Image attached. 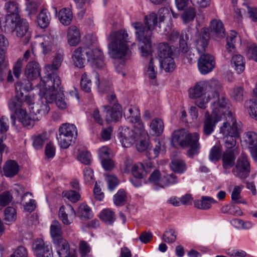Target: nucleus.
I'll return each instance as SVG.
<instances>
[{
	"label": "nucleus",
	"instance_id": "nucleus-1",
	"mask_svg": "<svg viewBox=\"0 0 257 257\" xmlns=\"http://www.w3.org/2000/svg\"><path fill=\"white\" fill-rule=\"evenodd\" d=\"M158 17L156 14L152 13L145 17L146 29L142 24L135 23L134 24L137 39L139 41L142 55L144 57L149 56L152 52L151 37L152 31L155 29L157 24Z\"/></svg>",
	"mask_w": 257,
	"mask_h": 257
},
{
	"label": "nucleus",
	"instance_id": "nucleus-2",
	"mask_svg": "<svg viewBox=\"0 0 257 257\" xmlns=\"http://www.w3.org/2000/svg\"><path fill=\"white\" fill-rule=\"evenodd\" d=\"M139 128L134 130L128 128L122 129L119 133V138L122 146L125 148L131 147L136 141L139 140L136 144V148L139 152H142L148 150L150 147L148 141L146 140L147 132L145 131L144 125L142 123H138Z\"/></svg>",
	"mask_w": 257,
	"mask_h": 257
},
{
	"label": "nucleus",
	"instance_id": "nucleus-3",
	"mask_svg": "<svg viewBox=\"0 0 257 257\" xmlns=\"http://www.w3.org/2000/svg\"><path fill=\"white\" fill-rule=\"evenodd\" d=\"M199 135L197 133H189L185 129L175 131L172 135V142L175 147H189L187 155L193 158L198 153L200 145L198 143Z\"/></svg>",
	"mask_w": 257,
	"mask_h": 257
},
{
	"label": "nucleus",
	"instance_id": "nucleus-4",
	"mask_svg": "<svg viewBox=\"0 0 257 257\" xmlns=\"http://www.w3.org/2000/svg\"><path fill=\"white\" fill-rule=\"evenodd\" d=\"M128 34L125 30H120L110 33L108 41V47L111 57L114 59H121L129 55L127 43L130 42Z\"/></svg>",
	"mask_w": 257,
	"mask_h": 257
},
{
	"label": "nucleus",
	"instance_id": "nucleus-5",
	"mask_svg": "<svg viewBox=\"0 0 257 257\" xmlns=\"http://www.w3.org/2000/svg\"><path fill=\"white\" fill-rule=\"evenodd\" d=\"M41 82L39 94L46 101L53 102L55 99V95L63 92L61 80L58 73H48L44 79L41 80Z\"/></svg>",
	"mask_w": 257,
	"mask_h": 257
},
{
	"label": "nucleus",
	"instance_id": "nucleus-6",
	"mask_svg": "<svg viewBox=\"0 0 257 257\" xmlns=\"http://www.w3.org/2000/svg\"><path fill=\"white\" fill-rule=\"evenodd\" d=\"M151 172L148 181L151 183L164 188L170 185L175 184L177 182V177L173 173L167 175H162L160 171L156 168L152 163Z\"/></svg>",
	"mask_w": 257,
	"mask_h": 257
},
{
	"label": "nucleus",
	"instance_id": "nucleus-7",
	"mask_svg": "<svg viewBox=\"0 0 257 257\" xmlns=\"http://www.w3.org/2000/svg\"><path fill=\"white\" fill-rule=\"evenodd\" d=\"M107 99L110 103L113 105L112 107L109 105H104L103 108L106 113L105 120L109 122L111 121H117L121 117V106L117 103V99L115 94L111 92L107 96Z\"/></svg>",
	"mask_w": 257,
	"mask_h": 257
},
{
	"label": "nucleus",
	"instance_id": "nucleus-8",
	"mask_svg": "<svg viewBox=\"0 0 257 257\" xmlns=\"http://www.w3.org/2000/svg\"><path fill=\"white\" fill-rule=\"evenodd\" d=\"M250 172V164L247 156L242 154L236 162L235 167L232 169L233 174L241 179L247 178Z\"/></svg>",
	"mask_w": 257,
	"mask_h": 257
},
{
	"label": "nucleus",
	"instance_id": "nucleus-9",
	"mask_svg": "<svg viewBox=\"0 0 257 257\" xmlns=\"http://www.w3.org/2000/svg\"><path fill=\"white\" fill-rule=\"evenodd\" d=\"M34 254L37 257H53L51 245L42 238L35 239L32 245Z\"/></svg>",
	"mask_w": 257,
	"mask_h": 257
},
{
	"label": "nucleus",
	"instance_id": "nucleus-10",
	"mask_svg": "<svg viewBox=\"0 0 257 257\" xmlns=\"http://www.w3.org/2000/svg\"><path fill=\"white\" fill-rule=\"evenodd\" d=\"M29 25L27 21L24 19H19L16 23L14 32L19 38H23V44H27L31 38Z\"/></svg>",
	"mask_w": 257,
	"mask_h": 257
},
{
	"label": "nucleus",
	"instance_id": "nucleus-11",
	"mask_svg": "<svg viewBox=\"0 0 257 257\" xmlns=\"http://www.w3.org/2000/svg\"><path fill=\"white\" fill-rule=\"evenodd\" d=\"M85 54L88 62L98 68H101L104 66L103 56L102 52L99 48L91 49L87 47Z\"/></svg>",
	"mask_w": 257,
	"mask_h": 257
},
{
	"label": "nucleus",
	"instance_id": "nucleus-12",
	"mask_svg": "<svg viewBox=\"0 0 257 257\" xmlns=\"http://www.w3.org/2000/svg\"><path fill=\"white\" fill-rule=\"evenodd\" d=\"M198 66L201 74H206L209 73L215 66L214 56L208 53L201 55L198 61Z\"/></svg>",
	"mask_w": 257,
	"mask_h": 257
},
{
	"label": "nucleus",
	"instance_id": "nucleus-13",
	"mask_svg": "<svg viewBox=\"0 0 257 257\" xmlns=\"http://www.w3.org/2000/svg\"><path fill=\"white\" fill-rule=\"evenodd\" d=\"M221 117L214 113L209 114L206 111L203 121V132L204 135L208 136L214 131L216 124L221 120Z\"/></svg>",
	"mask_w": 257,
	"mask_h": 257
},
{
	"label": "nucleus",
	"instance_id": "nucleus-14",
	"mask_svg": "<svg viewBox=\"0 0 257 257\" xmlns=\"http://www.w3.org/2000/svg\"><path fill=\"white\" fill-rule=\"evenodd\" d=\"M21 82H17L16 84V96L10 99L9 101L10 109L15 113L19 114L22 109L24 108L23 102L22 101V94L20 93L21 91Z\"/></svg>",
	"mask_w": 257,
	"mask_h": 257
},
{
	"label": "nucleus",
	"instance_id": "nucleus-15",
	"mask_svg": "<svg viewBox=\"0 0 257 257\" xmlns=\"http://www.w3.org/2000/svg\"><path fill=\"white\" fill-rule=\"evenodd\" d=\"M195 44L196 48L199 53L205 51L210 39L209 30L206 28H202L196 36Z\"/></svg>",
	"mask_w": 257,
	"mask_h": 257
},
{
	"label": "nucleus",
	"instance_id": "nucleus-16",
	"mask_svg": "<svg viewBox=\"0 0 257 257\" xmlns=\"http://www.w3.org/2000/svg\"><path fill=\"white\" fill-rule=\"evenodd\" d=\"M217 100L213 102L212 105V113L215 115H218L221 117V115L225 113L224 110L228 104L229 100L226 98L225 95L222 92L215 96Z\"/></svg>",
	"mask_w": 257,
	"mask_h": 257
},
{
	"label": "nucleus",
	"instance_id": "nucleus-17",
	"mask_svg": "<svg viewBox=\"0 0 257 257\" xmlns=\"http://www.w3.org/2000/svg\"><path fill=\"white\" fill-rule=\"evenodd\" d=\"M227 116L228 119L226 122H224L220 127V133L222 134L224 136L238 134L239 132L236 121L230 111L228 112Z\"/></svg>",
	"mask_w": 257,
	"mask_h": 257
},
{
	"label": "nucleus",
	"instance_id": "nucleus-18",
	"mask_svg": "<svg viewBox=\"0 0 257 257\" xmlns=\"http://www.w3.org/2000/svg\"><path fill=\"white\" fill-rule=\"evenodd\" d=\"M152 162L151 161L147 162L145 164L141 163H138L134 164L132 168V173L135 179L141 180L143 179L145 174H149L151 172Z\"/></svg>",
	"mask_w": 257,
	"mask_h": 257
},
{
	"label": "nucleus",
	"instance_id": "nucleus-19",
	"mask_svg": "<svg viewBox=\"0 0 257 257\" xmlns=\"http://www.w3.org/2000/svg\"><path fill=\"white\" fill-rule=\"evenodd\" d=\"M212 36L216 40L223 38L225 36V30L222 22L220 20H213L210 25Z\"/></svg>",
	"mask_w": 257,
	"mask_h": 257
},
{
	"label": "nucleus",
	"instance_id": "nucleus-20",
	"mask_svg": "<svg viewBox=\"0 0 257 257\" xmlns=\"http://www.w3.org/2000/svg\"><path fill=\"white\" fill-rule=\"evenodd\" d=\"M205 87L208 98H215V96L222 92L220 82L216 79L205 81Z\"/></svg>",
	"mask_w": 257,
	"mask_h": 257
},
{
	"label": "nucleus",
	"instance_id": "nucleus-21",
	"mask_svg": "<svg viewBox=\"0 0 257 257\" xmlns=\"http://www.w3.org/2000/svg\"><path fill=\"white\" fill-rule=\"evenodd\" d=\"M30 114H28L25 109H22L20 113L18 114V118L22 122L23 125L27 128L32 127L35 121L39 120L37 116L32 112V110H30Z\"/></svg>",
	"mask_w": 257,
	"mask_h": 257
},
{
	"label": "nucleus",
	"instance_id": "nucleus-22",
	"mask_svg": "<svg viewBox=\"0 0 257 257\" xmlns=\"http://www.w3.org/2000/svg\"><path fill=\"white\" fill-rule=\"evenodd\" d=\"M19 18L15 17V15H7L4 19H0V29L5 33L13 32Z\"/></svg>",
	"mask_w": 257,
	"mask_h": 257
},
{
	"label": "nucleus",
	"instance_id": "nucleus-23",
	"mask_svg": "<svg viewBox=\"0 0 257 257\" xmlns=\"http://www.w3.org/2000/svg\"><path fill=\"white\" fill-rule=\"evenodd\" d=\"M41 68L39 63L36 61H30L26 66L25 74L30 80L38 78L40 75Z\"/></svg>",
	"mask_w": 257,
	"mask_h": 257
},
{
	"label": "nucleus",
	"instance_id": "nucleus-24",
	"mask_svg": "<svg viewBox=\"0 0 257 257\" xmlns=\"http://www.w3.org/2000/svg\"><path fill=\"white\" fill-rule=\"evenodd\" d=\"M238 154L237 150L233 149L225 151L222 157V166L224 169H228L233 167L235 164V160Z\"/></svg>",
	"mask_w": 257,
	"mask_h": 257
},
{
	"label": "nucleus",
	"instance_id": "nucleus-25",
	"mask_svg": "<svg viewBox=\"0 0 257 257\" xmlns=\"http://www.w3.org/2000/svg\"><path fill=\"white\" fill-rule=\"evenodd\" d=\"M59 257H77L74 250H70L68 242L66 240H61L54 243Z\"/></svg>",
	"mask_w": 257,
	"mask_h": 257
},
{
	"label": "nucleus",
	"instance_id": "nucleus-26",
	"mask_svg": "<svg viewBox=\"0 0 257 257\" xmlns=\"http://www.w3.org/2000/svg\"><path fill=\"white\" fill-rule=\"evenodd\" d=\"M75 215V211L71 206H68L65 207L63 205L60 207L59 211V216L64 224H70L72 222L71 216L74 217Z\"/></svg>",
	"mask_w": 257,
	"mask_h": 257
},
{
	"label": "nucleus",
	"instance_id": "nucleus-27",
	"mask_svg": "<svg viewBox=\"0 0 257 257\" xmlns=\"http://www.w3.org/2000/svg\"><path fill=\"white\" fill-rule=\"evenodd\" d=\"M21 85L22 86L21 91H20V93L22 94V101L23 102V106H24L25 103L28 105L30 106V109H31L32 106H34V98L33 96L29 95H24V92H28L30 89H32V83L29 82L28 80L25 81V83L21 82Z\"/></svg>",
	"mask_w": 257,
	"mask_h": 257
},
{
	"label": "nucleus",
	"instance_id": "nucleus-28",
	"mask_svg": "<svg viewBox=\"0 0 257 257\" xmlns=\"http://www.w3.org/2000/svg\"><path fill=\"white\" fill-rule=\"evenodd\" d=\"M87 47H80L76 49L72 54V58L75 66L82 68L84 66L85 61V52Z\"/></svg>",
	"mask_w": 257,
	"mask_h": 257
},
{
	"label": "nucleus",
	"instance_id": "nucleus-29",
	"mask_svg": "<svg viewBox=\"0 0 257 257\" xmlns=\"http://www.w3.org/2000/svg\"><path fill=\"white\" fill-rule=\"evenodd\" d=\"M50 233L53 238L54 243L59 242L61 240H65L63 237V231L61 225L57 220H54L50 226Z\"/></svg>",
	"mask_w": 257,
	"mask_h": 257
},
{
	"label": "nucleus",
	"instance_id": "nucleus-30",
	"mask_svg": "<svg viewBox=\"0 0 257 257\" xmlns=\"http://www.w3.org/2000/svg\"><path fill=\"white\" fill-rule=\"evenodd\" d=\"M41 97L43 100L41 103L31 107L32 112L37 116L39 120L41 119L43 116L47 114L50 111V107L48 105L49 102L46 101L44 98H42L41 96Z\"/></svg>",
	"mask_w": 257,
	"mask_h": 257
},
{
	"label": "nucleus",
	"instance_id": "nucleus-31",
	"mask_svg": "<svg viewBox=\"0 0 257 257\" xmlns=\"http://www.w3.org/2000/svg\"><path fill=\"white\" fill-rule=\"evenodd\" d=\"M67 39L71 46H76L80 42V34L79 30L75 26H70L68 30Z\"/></svg>",
	"mask_w": 257,
	"mask_h": 257
},
{
	"label": "nucleus",
	"instance_id": "nucleus-32",
	"mask_svg": "<svg viewBox=\"0 0 257 257\" xmlns=\"http://www.w3.org/2000/svg\"><path fill=\"white\" fill-rule=\"evenodd\" d=\"M3 170L6 176L12 177L18 173L19 166L15 161L10 160L7 161L4 165Z\"/></svg>",
	"mask_w": 257,
	"mask_h": 257
},
{
	"label": "nucleus",
	"instance_id": "nucleus-33",
	"mask_svg": "<svg viewBox=\"0 0 257 257\" xmlns=\"http://www.w3.org/2000/svg\"><path fill=\"white\" fill-rule=\"evenodd\" d=\"M189 94L191 98H199L203 94L206 95L205 81L197 83L193 88L189 89Z\"/></svg>",
	"mask_w": 257,
	"mask_h": 257
},
{
	"label": "nucleus",
	"instance_id": "nucleus-34",
	"mask_svg": "<svg viewBox=\"0 0 257 257\" xmlns=\"http://www.w3.org/2000/svg\"><path fill=\"white\" fill-rule=\"evenodd\" d=\"M170 166L173 172L179 174H182L187 170V164L185 161L181 159H172Z\"/></svg>",
	"mask_w": 257,
	"mask_h": 257
},
{
	"label": "nucleus",
	"instance_id": "nucleus-35",
	"mask_svg": "<svg viewBox=\"0 0 257 257\" xmlns=\"http://www.w3.org/2000/svg\"><path fill=\"white\" fill-rule=\"evenodd\" d=\"M125 114L128 117L130 118V121L136 124L134 125H136V128H139V126L138 125L139 122L140 118V113L139 108L137 107H131L125 110Z\"/></svg>",
	"mask_w": 257,
	"mask_h": 257
},
{
	"label": "nucleus",
	"instance_id": "nucleus-36",
	"mask_svg": "<svg viewBox=\"0 0 257 257\" xmlns=\"http://www.w3.org/2000/svg\"><path fill=\"white\" fill-rule=\"evenodd\" d=\"M58 18L63 25H69L73 18L72 12L69 9L63 8L58 13Z\"/></svg>",
	"mask_w": 257,
	"mask_h": 257
},
{
	"label": "nucleus",
	"instance_id": "nucleus-37",
	"mask_svg": "<svg viewBox=\"0 0 257 257\" xmlns=\"http://www.w3.org/2000/svg\"><path fill=\"white\" fill-rule=\"evenodd\" d=\"M243 139L248 149L257 145V133L254 132L248 131L244 133Z\"/></svg>",
	"mask_w": 257,
	"mask_h": 257
},
{
	"label": "nucleus",
	"instance_id": "nucleus-38",
	"mask_svg": "<svg viewBox=\"0 0 257 257\" xmlns=\"http://www.w3.org/2000/svg\"><path fill=\"white\" fill-rule=\"evenodd\" d=\"M38 24L42 28H46L49 25L50 15L46 9L41 10L38 16Z\"/></svg>",
	"mask_w": 257,
	"mask_h": 257
},
{
	"label": "nucleus",
	"instance_id": "nucleus-39",
	"mask_svg": "<svg viewBox=\"0 0 257 257\" xmlns=\"http://www.w3.org/2000/svg\"><path fill=\"white\" fill-rule=\"evenodd\" d=\"M153 135L156 136H160L163 132L164 125L163 120L160 118L153 119L150 125Z\"/></svg>",
	"mask_w": 257,
	"mask_h": 257
},
{
	"label": "nucleus",
	"instance_id": "nucleus-40",
	"mask_svg": "<svg viewBox=\"0 0 257 257\" xmlns=\"http://www.w3.org/2000/svg\"><path fill=\"white\" fill-rule=\"evenodd\" d=\"M213 198L209 197L203 196L201 200H197L194 201V206L200 209L206 210L209 209L211 204L213 203Z\"/></svg>",
	"mask_w": 257,
	"mask_h": 257
},
{
	"label": "nucleus",
	"instance_id": "nucleus-41",
	"mask_svg": "<svg viewBox=\"0 0 257 257\" xmlns=\"http://www.w3.org/2000/svg\"><path fill=\"white\" fill-rule=\"evenodd\" d=\"M231 62L234 64L235 69L238 73H242L245 69V60L240 54L232 56Z\"/></svg>",
	"mask_w": 257,
	"mask_h": 257
},
{
	"label": "nucleus",
	"instance_id": "nucleus-42",
	"mask_svg": "<svg viewBox=\"0 0 257 257\" xmlns=\"http://www.w3.org/2000/svg\"><path fill=\"white\" fill-rule=\"evenodd\" d=\"M158 56L163 59L172 56V51L169 45L166 43H160L158 46Z\"/></svg>",
	"mask_w": 257,
	"mask_h": 257
},
{
	"label": "nucleus",
	"instance_id": "nucleus-43",
	"mask_svg": "<svg viewBox=\"0 0 257 257\" xmlns=\"http://www.w3.org/2000/svg\"><path fill=\"white\" fill-rule=\"evenodd\" d=\"M63 56L60 54H57L52 62V64H48L46 66V69L48 73L55 72L57 73V71L58 69L61 65L62 62L63 61Z\"/></svg>",
	"mask_w": 257,
	"mask_h": 257
},
{
	"label": "nucleus",
	"instance_id": "nucleus-44",
	"mask_svg": "<svg viewBox=\"0 0 257 257\" xmlns=\"http://www.w3.org/2000/svg\"><path fill=\"white\" fill-rule=\"evenodd\" d=\"M9 128V126L6 122H5L3 120L0 119V157L2 156V154L4 152L5 145L3 144V141L6 139V133Z\"/></svg>",
	"mask_w": 257,
	"mask_h": 257
},
{
	"label": "nucleus",
	"instance_id": "nucleus-45",
	"mask_svg": "<svg viewBox=\"0 0 257 257\" xmlns=\"http://www.w3.org/2000/svg\"><path fill=\"white\" fill-rule=\"evenodd\" d=\"M4 220L7 224H10L15 222L17 219V212L16 209L11 206L7 207L4 211Z\"/></svg>",
	"mask_w": 257,
	"mask_h": 257
},
{
	"label": "nucleus",
	"instance_id": "nucleus-46",
	"mask_svg": "<svg viewBox=\"0 0 257 257\" xmlns=\"http://www.w3.org/2000/svg\"><path fill=\"white\" fill-rule=\"evenodd\" d=\"M239 137V133L238 134H233L230 136H226L223 137V142L225 147L228 150H233L235 149L237 150L236 147V139Z\"/></svg>",
	"mask_w": 257,
	"mask_h": 257
},
{
	"label": "nucleus",
	"instance_id": "nucleus-47",
	"mask_svg": "<svg viewBox=\"0 0 257 257\" xmlns=\"http://www.w3.org/2000/svg\"><path fill=\"white\" fill-rule=\"evenodd\" d=\"M127 201L126 192L123 189L119 190L113 196V202L116 206H123Z\"/></svg>",
	"mask_w": 257,
	"mask_h": 257
},
{
	"label": "nucleus",
	"instance_id": "nucleus-48",
	"mask_svg": "<svg viewBox=\"0 0 257 257\" xmlns=\"http://www.w3.org/2000/svg\"><path fill=\"white\" fill-rule=\"evenodd\" d=\"M99 216L103 221L109 224H112L115 220V213L109 209L103 210Z\"/></svg>",
	"mask_w": 257,
	"mask_h": 257
},
{
	"label": "nucleus",
	"instance_id": "nucleus-49",
	"mask_svg": "<svg viewBox=\"0 0 257 257\" xmlns=\"http://www.w3.org/2000/svg\"><path fill=\"white\" fill-rule=\"evenodd\" d=\"M196 15V11L195 8L189 7L186 9L182 14L181 18L184 23H188L192 21Z\"/></svg>",
	"mask_w": 257,
	"mask_h": 257
},
{
	"label": "nucleus",
	"instance_id": "nucleus-50",
	"mask_svg": "<svg viewBox=\"0 0 257 257\" xmlns=\"http://www.w3.org/2000/svg\"><path fill=\"white\" fill-rule=\"evenodd\" d=\"M60 131L65 132L66 134L73 137H76L77 136V130L75 125L69 123L62 124L59 128Z\"/></svg>",
	"mask_w": 257,
	"mask_h": 257
},
{
	"label": "nucleus",
	"instance_id": "nucleus-51",
	"mask_svg": "<svg viewBox=\"0 0 257 257\" xmlns=\"http://www.w3.org/2000/svg\"><path fill=\"white\" fill-rule=\"evenodd\" d=\"M5 9L9 14L8 15H15V17L20 18L19 13V6L15 1H10L5 5Z\"/></svg>",
	"mask_w": 257,
	"mask_h": 257
},
{
	"label": "nucleus",
	"instance_id": "nucleus-52",
	"mask_svg": "<svg viewBox=\"0 0 257 257\" xmlns=\"http://www.w3.org/2000/svg\"><path fill=\"white\" fill-rule=\"evenodd\" d=\"M28 196H30V197H31L32 194L29 192L25 193L22 198V201L24 205L25 210L29 212H32L36 208L35 201L33 199H30L29 202H26V198Z\"/></svg>",
	"mask_w": 257,
	"mask_h": 257
},
{
	"label": "nucleus",
	"instance_id": "nucleus-53",
	"mask_svg": "<svg viewBox=\"0 0 257 257\" xmlns=\"http://www.w3.org/2000/svg\"><path fill=\"white\" fill-rule=\"evenodd\" d=\"M160 64L166 72L173 71L175 68V64L172 56L161 60Z\"/></svg>",
	"mask_w": 257,
	"mask_h": 257
},
{
	"label": "nucleus",
	"instance_id": "nucleus-54",
	"mask_svg": "<svg viewBox=\"0 0 257 257\" xmlns=\"http://www.w3.org/2000/svg\"><path fill=\"white\" fill-rule=\"evenodd\" d=\"M78 216L82 219H89L91 217V209L86 204H81L78 209Z\"/></svg>",
	"mask_w": 257,
	"mask_h": 257
},
{
	"label": "nucleus",
	"instance_id": "nucleus-55",
	"mask_svg": "<svg viewBox=\"0 0 257 257\" xmlns=\"http://www.w3.org/2000/svg\"><path fill=\"white\" fill-rule=\"evenodd\" d=\"M76 137H73L71 135L68 136H57V138L59 142V144L61 148L63 149L68 148L71 144L74 139H75Z\"/></svg>",
	"mask_w": 257,
	"mask_h": 257
},
{
	"label": "nucleus",
	"instance_id": "nucleus-56",
	"mask_svg": "<svg viewBox=\"0 0 257 257\" xmlns=\"http://www.w3.org/2000/svg\"><path fill=\"white\" fill-rule=\"evenodd\" d=\"M231 97L236 102L243 100L244 90L241 86L234 87L231 92Z\"/></svg>",
	"mask_w": 257,
	"mask_h": 257
},
{
	"label": "nucleus",
	"instance_id": "nucleus-57",
	"mask_svg": "<svg viewBox=\"0 0 257 257\" xmlns=\"http://www.w3.org/2000/svg\"><path fill=\"white\" fill-rule=\"evenodd\" d=\"M80 85L84 91L88 93L91 91L92 83L86 73H83L81 76Z\"/></svg>",
	"mask_w": 257,
	"mask_h": 257
},
{
	"label": "nucleus",
	"instance_id": "nucleus-58",
	"mask_svg": "<svg viewBox=\"0 0 257 257\" xmlns=\"http://www.w3.org/2000/svg\"><path fill=\"white\" fill-rule=\"evenodd\" d=\"M78 160L83 164L89 165L92 161L91 154L87 151H80L77 156Z\"/></svg>",
	"mask_w": 257,
	"mask_h": 257
},
{
	"label": "nucleus",
	"instance_id": "nucleus-59",
	"mask_svg": "<svg viewBox=\"0 0 257 257\" xmlns=\"http://www.w3.org/2000/svg\"><path fill=\"white\" fill-rule=\"evenodd\" d=\"M161 145L158 140H155V146L153 149L149 148L147 152V156L150 159L156 158L159 154L161 150Z\"/></svg>",
	"mask_w": 257,
	"mask_h": 257
},
{
	"label": "nucleus",
	"instance_id": "nucleus-60",
	"mask_svg": "<svg viewBox=\"0 0 257 257\" xmlns=\"http://www.w3.org/2000/svg\"><path fill=\"white\" fill-rule=\"evenodd\" d=\"M246 55L249 59L257 62V45L250 44L246 48Z\"/></svg>",
	"mask_w": 257,
	"mask_h": 257
},
{
	"label": "nucleus",
	"instance_id": "nucleus-61",
	"mask_svg": "<svg viewBox=\"0 0 257 257\" xmlns=\"http://www.w3.org/2000/svg\"><path fill=\"white\" fill-rule=\"evenodd\" d=\"M46 139V134H42L36 136L34 138L33 141L34 147L36 149H41L43 147Z\"/></svg>",
	"mask_w": 257,
	"mask_h": 257
},
{
	"label": "nucleus",
	"instance_id": "nucleus-62",
	"mask_svg": "<svg viewBox=\"0 0 257 257\" xmlns=\"http://www.w3.org/2000/svg\"><path fill=\"white\" fill-rule=\"evenodd\" d=\"M221 150L219 146H215L211 150L209 154V159L212 161H216L221 157Z\"/></svg>",
	"mask_w": 257,
	"mask_h": 257
},
{
	"label": "nucleus",
	"instance_id": "nucleus-63",
	"mask_svg": "<svg viewBox=\"0 0 257 257\" xmlns=\"http://www.w3.org/2000/svg\"><path fill=\"white\" fill-rule=\"evenodd\" d=\"M55 95L54 101L56 102L57 106L60 109H64L67 107V103L65 100L63 92H60Z\"/></svg>",
	"mask_w": 257,
	"mask_h": 257
},
{
	"label": "nucleus",
	"instance_id": "nucleus-64",
	"mask_svg": "<svg viewBox=\"0 0 257 257\" xmlns=\"http://www.w3.org/2000/svg\"><path fill=\"white\" fill-rule=\"evenodd\" d=\"M162 239L167 243L174 242L176 239L175 231L173 229L166 230L163 234Z\"/></svg>",
	"mask_w": 257,
	"mask_h": 257
}]
</instances>
